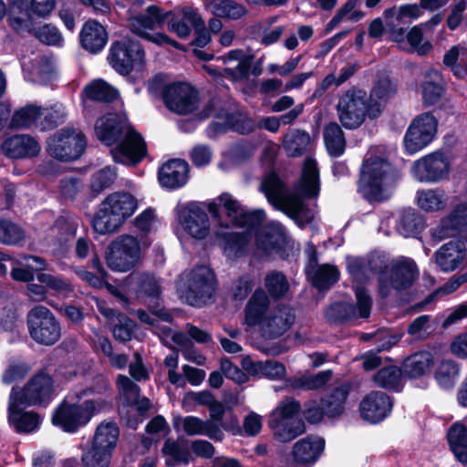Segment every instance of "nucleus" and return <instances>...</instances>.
I'll use <instances>...</instances> for the list:
<instances>
[{
  "mask_svg": "<svg viewBox=\"0 0 467 467\" xmlns=\"http://www.w3.org/2000/svg\"><path fill=\"white\" fill-rule=\"evenodd\" d=\"M98 139L106 145L116 144L111 154L116 162L136 165L147 153L146 144L124 113H109L95 124Z\"/></svg>",
  "mask_w": 467,
  "mask_h": 467,
  "instance_id": "1",
  "label": "nucleus"
},
{
  "mask_svg": "<svg viewBox=\"0 0 467 467\" xmlns=\"http://www.w3.org/2000/svg\"><path fill=\"white\" fill-rule=\"evenodd\" d=\"M399 178V172L389 162L370 156L362 163L358 191L368 200L381 201L389 196Z\"/></svg>",
  "mask_w": 467,
  "mask_h": 467,
  "instance_id": "2",
  "label": "nucleus"
},
{
  "mask_svg": "<svg viewBox=\"0 0 467 467\" xmlns=\"http://www.w3.org/2000/svg\"><path fill=\"white\" fill-rule=\"evenodd\" d=\"M138 200L130 192H116L109 194L99 204L92 226L99 234H112L133 215Z\"/></svg>",
  "mask_w": 467,
  "mask_h": 467,
  "instance_id": "3",
  "label": "nucleus"
},
{
  "mask_svg": "<svg viewBox=\"0 0 467 467\" xmlns=\"http://www.w3.org/2000/svg\"><path fill=\"white\" fill-rule=\"evenodd\" d=\"M207 210L218 220L221 226L228 223L252 229L259 226L265 218L263 210L248 212L236 199L229 193H223L207 204Z\"/></svg>",
  "mask_w": 467,
  "mask_h": 467,
  "instance_id": "4",
  "label": "nucleus"
},
{
  "mask_svg": "<svg viewBox=\"0 0 467 467\" xmlns=\"http://www.w3.org/2000/svg\"><path fill=\"white\" fill-rule=\"evenodd\" d=\"M261 189L273 206L285 213L298 225L304 226L313 220V212L305 207L299 196L294 193H287L280 179L275 174H270L265 177L262 182Z\"/></svg>",
  "mask_w": 467,
  "mask_h": 467,
  "instance_id": "5",
  "label": "nucleus"
},
{
  "mask_svg": "<svg viewBox=\"0 0 467 467\" xmlns=\"http://www.w3.org/2000/svg\"><path fill=\"white\" fill-rule=\"evenodd\" d=\"M300 410L301 405L297 400L285 398L270 414L269 427L281 442H288L306 431L305 423L296 417Z\"/></svg>",
  "mask_w": 467,
  "mask_h": 467,
  "instance_id": "6",
  "label": "nucleus"
},
{
  "mask_svg": "<svg viewBox=\"0 0 467 467\" xmlns=\"http://www.w3.org/2000/svg\"><path fill=\"white\" fill-rule=\"evenodd\" d=\"M109 406V403L101 399L88 400L78 405L64 402L55 410L52 423L66 432H75Z\"/></svg>",
  "mask_w": 467,
  "mask_h": 467,
  "instance_id": "7",
  "label": "nucleus"
},
{
  "mask_svg": "<svg viewBox=\"0 0 467 467\" xmlns=\"http://www.w3.org/2000/svg\"><path fill=\"white\" fill-rule=\"evenodd\" d=\"M171 16V11H165L157 5H149L145 12L129 19V27L132 33L157 45L169 44L176 48L181 45L171 39L163 33H150L161 28L165 20Z\"/></svg>",
  "mask_w": 467,
  "mask_h": 467,
  "instance_id": "8",
  "label": "nucleus"
},
{
  "mask_svg": "<svg viewBox=\"0 0 467 467\" xmlns=\"http://www.w3.org/2000/svg\"><path fill=\"white\" fill-rule=\"evenodd\" d=\"M368 97L364 89L351 88L338 99L337 112L338 119L346 129H357L366 119H371Z\"/></svg>",
  "mask_w": 467,
  "mask_h": 467,
  "instance_id": "9",
  "label": "nucleus"
},
{
  "mask_svg": "<svg viewBox=\"0 0 467 467\" xmlns=\"http://www.w3.org/2000/svg\"><path fill=\"white\" fill-rule=\"evenodd\" d=\"M85 136L73 128H64L47 140L46 150L53 159L71 161L78 159L86 148Z\"/></svg>",
  "mask_w": 467,
  "mask_h": 467,
  "instance_id": "10",
  "label": "nucleus"
},
{
  "mask_svg": "<svg viewBox=\"0 0 467 467\" xmlns=\"http://www.w3.org/2000/svg\"><path fill=\"white\" fill-rule=\"evenodd\" d=\"M183 296L187 303L194 306L206 305L215 292V276L207 266L193 268L183 275Z\"/></svg>",
  "mask_w": 467,
  "mask_h": 467,
  "instance_id": "11",
  "label": "nucleus"
},
{
  "mask_svg": "<svg viewBox=\"0 0 467 467\" xmlns=\"http://www.w3.org/2000/svg\"><path fill=\"white\" fill-rule=\"evenodd\" d=\"M140 254L138 239L130 234H122L109 244L106 263L112 271L125 273L139 263Z\"/></svg>",
  "mask_w": 467,
  "mask_h": 467,
  "instance_id": "12",
  "label": "nucleus"
},
{
  "mask_svg": "<svg viewBox=\"0 0 467 467\" xmlns=\"http://www.w3.org/2000/svg\"><path fill=\"white\" fill-rule=\"evenodd\" d=\"M26 323L30 337L34 341L51 346L61 337V327L53 312L44 306H36L29 310Z\"/></svg>",
  "mask_w": 467,
  "mask_h": 467,
  "instance_id": "13",
  "label": "nucleus"
},
{
  "mask_svg": "<svg viewBox=\"0 0 467 467\" xmlns=\"http://www.w3.org/2000/svg\"><path fill=\"white\" fill-rule=\"evenodd\" d=\"M55 394L52 377L46 372H39L31 377L23 388H13L9 398L27 406L48 403Z\"/></svg>",
  "mask_w": 467,
  "mask_h": 467,
  "instance_id": "14",
  "label": "nucleus"
},
{
  "mask_svg": "<svg viewBox=\"0 0 467 467\" xmlns=\"http://www.w3.org/2000/svg\"><path fill=\"white\" fill-rule=\"evenodd\" d=\"M449 156L436 150L415 161L410 168L412 177L422 183H437L448 179L451 172Z\"/></svg>",
  "mask_w": 467,
  "mask_h": 467,
  "instance_id": "15",
  "label": "nucleus"
},
{
  "mask_svg": "<svg viewBox=\"0 0 467 467\" xmlns=\"http://www.w3.org/2000/svg\"><path fill=\"white\" fill-rule=\"evenodd\" d=\"M438 130V120L430 112L417 116L410 124L404 136L405 150L414 154L427 147L435 138Z\"/></svg>",
  "mask_w": 467,
  "mask_h": 467,
  "instance_id": "16",
  "label": "nucleus"
},
{
  "mask_svg": "<svg viewBox=\"0 0 467 467\" xmlns=\"http://www.w3.org/2000/svg\"><path fill=\"white\" fill-rule=\"evenodd\" d=\"M418 271L412 260L401 259L381 273L379 277V290L382 297L391 295L393 290L400 291L410 287L417 276Z\"/></svg>",
  "mask_w": 467,
  "mask_h": 467,
  "instance_id": "17",
  "label": "nucleus"
},
{
  "mask_svg": "<svg viewBox=\"0 0 467 467\" xmlns=\"http://www.w3.org/2000/svg\"><path fill=\"white\" fill-rule=\"evenodd\" d=\"M129 278L136 285V295L149 304V306L158 318L171 322V315L158 302L162 291L161 281L149 273H133Z\"/></svg>",
  "mask_w": 467,
  "mask_h": 467,
  "instance_id": "18",
  "label": "nucleus"
},
{
  "mask_svg": "<svg viewBox=\"0 0 467 467\" xmlns=\"http://www.w3.org/2000/svg\"><path fill=\"white\" fill-rule=\"evenodd\" d=\"M144 51L136 41L124 38L112 43L108 60L119 74L126 76L134 67H140L144 61Z\"/></svg>",
  "mask_w": 467,
  "mask_h": 467,
  "instance_id": "19",
  "label": "nucleus"
},
{
  "mask_svg": "<svg viewBox=\"0 0 467 467\" xmlns=\"http://www.w3.org/2000/svg\"><path fill=\"white\" fill-rule=\"evenodd\" d=\"M355 295L356 305L346 302L334 303L327 309V317L335 322L349 321L357 318H368L372 308V299L370 296L360 286L355 288Z\"/></svg>",
  "mask_w": 467,
  "mask_h": 467,
  "instance_id": "20",
  "label": "nucleus"
},
{
  "mask_svg": "<svg viewBox=\"0 0 467 467\" xmlns=\"http://www.w3.org/2000/svg\"><path fill=\"white\" fill-rule=\"evenodd\" d=\"M165 106L179 115L193 113L199 108L198 92L186 83H174L165 87L162 92Z\"/></svg>",
  "mask_w": 467,
  "mask_h": 467,
  "instance_id": "21",
  "label": "nucleus"
},
{
  "mask_svg": "<svg viewBox=\"0 0 467 467\" xmlns=\"http://www.w3.org/2000/svg\"><path fill=\"white\" fill-rule=\"evenodd\" d=\"M176 216L187 234L194 239H205L211 230L210 220L205 210L199 204L192 202L177 206Z\"/></svg>",
  "mask_w": 467,
  "mask_h": 467,
  "instance_id": "22",
  "label": "nucleus"
},
{
  "mask_svg": "<svg viewBox=\"0 0 467 467\" xmlns=\"http://www.w3.org/2000/svg\"><path fill=\"white\" fill-rule=\"evenodd\" d=\"M296 319L294 309L286 305H280L270 309L262 322L260 331L266 338H275L291 328Z\"/></svg>",
  "mask_w": 467,
  "mask_h": 467,
  "instance_id": "23",
  "label": "nucleus"
},
{
  "mask_svg": "<svg viewBox=\"0 0 467 467\" xmlns=\"http://www.w3.org/2000/svg\"><path fill=\"white\" fill-rule=\"evenodd\" d=\"M467 255L464 243L451 241L441 245L433 254L435 264L443 272H452L463 264Z\"/></svg>",
  "mask_w": 467,
  "mask_h": 467,
  "instance_id": "24",
  "label": "nucleus"
},
{
  "mask_svg": "<svg viewBox=\"0 0 467 467\" xmlns=\"http://www.w3.org/2000/svg\"><path fill=\"white\" fill-rule=\"evenodd\" d=\"M324 448L325 441L322 438L307 436L293 445L291 455L295 463L310 467L320 457Z\"/></svg>",
  "mask_w": 467,
  "mask_h": 467,
  "instance_id": "25",
  "label": "nucleus"
},
{
  "mask_svg": "<svg viewBox=\"0 0 467 467\" xmlns=\"http://www.w3.org/2000/svg\"><path fill=\"white\" fill-rule=\"evenodd\" d=\"M391 407L392 403L387 394L374 391L362 400L359 410L362 419L376 423L388 416Z\"/></svg>",
  "mask_w": 467,
  "mask_h": 467,
  "instance_id": "26",
  "label": "nucleus"
},
{
  "mask_svg": "<svg viewBox=\"0 0 467 467\" xmlns=\"http://www.w3.org/2000/svg\"><path fill=\"white\" fill-rule=\"evenodd\" d=\"M174 424L176 428L182 429L189 436L203 435L218 441L224 437L218 423L213 420H202L196 416L179 418Z\"/></svg>",
  "mask_w": 467,
  "mask_h": 467,
  "instance_id": "27",
  "label": "nucleus"
},
{
  "mask_svg": "<svg viewBox=\"0 0 467 467\" xmlns=\"http://www.w3.org/2000/svg\"><path fill=\"white\" fill-rule=\"evenodd\" d=\"M1 148L6 156L13 159L35 157L41 150L39 143L33 137L25 134L6 138Z\"/></svg>",
  "mask_w": 467,
  "mask_h": 467,
  "instance_id": "28",
  "label": "nucleus"
},
{
  "mask_svg": "<svg viewBox=\"0 0 467 467\" xmlns=\"http://www.w3.org/2000/svg\"><path fill=\"white\" fill-rule=\"evenodd\" d=\"M79 38L83 48L97 53L103 49L109 37L106 28L100 23L88 19L82 26Z\"/></svg>",
  "mask_w": 467,
  "mask_h": 467,
  "instance_id": "29",
  "label": "nucleus"
},
{
  "mask_svg": "<svg viewBox=\"0 0 467 467\" xmlns=\"http://www.w3.org/2000/svg\"><path fill=\"white\" fill-rule=\"evenodd\" d=\"M189 166L182 160H171L159 171L160 183L170 189H175L185 184L188 179Z\"/></svg>",
  "mask_w": 467,
  "mask_h": 467,
  "instance_id": "30",
  "label": "nucleus"
},
{
  "mask_svg": "<svg viewBox=\"0 0 467 467\" xmlns=\"http://www.w3.org/2000/svg\"><path fill=\"white\" fill-rule=\"evenodd\" d=\"M396 93V86L387 77H380L375 82L370 94L368 95L370 104L371 119L379 118L386 102Z\"/></svg>",
  "mask_w": 467,
  "mask_h": 467,
  "instance_id": "31",
  "label": "nucleus"
},
{
  "mask_svg": "<svg viewBox=\"0 0 467 467\" xmlns=\"http://www.w3.org/2000/svg\"><path fill=\"white\" fill-rule=\"evenodd\" d=\"M22 405L18 400L9 398L8 420L18 432H31L39 423L40 417L34 411H21L18 407Z\"/></svg>",
  "mask_w": 467,
  "mask_h": 467,
  "instance_id": "32",
  "label": "nucleus"
},
{
  "mask_svg": "<svg viewBox=\"0 0 467 467\" xmlns=\"http://www.w3.org/2000/svg\"><path fill=\"white\" fill-rule=\"evenodd\" d=\"M350 386L347 383H343L333 388L321 400V406H323L327 417L336 418L343 414Z\"/></svg>",
  "mask_w": 467,
  "mask_h": 467,
  "instance_id": "33",
  "label": "nucleus"
},
{
  "mask_svg": "<svg viewBox=\"0 0 467 467\" xmlns=\"http://www.w3.org/2000/svg\"><path fill=\"white\" fill-rule=\"evenodd\" d=\"M270 300L263 290H256L245 306V323L261 327L265 317L268 314Z\"/></svg>",
  "mask_w": 467,
  "mask_h": 467,
  "instance_id": "34",
  "label": "nucleus"
},
{
  "mask_svg": "<svg viewBox=\"0 0 467 467\" xmlns=\"http://www.w3.org/2000/svg\"><path fill=\"white\" fill-rule=\"evenodd\" d=\"M224 255L231 260L244 256L247 252L248 238L245 234L234 232H217Z\"/></svg>",
  "mask_w": 467,
  "mask_h": 467,
  "instance_id": "35",
  "label": "nucleus"
},
{
  "mask_svg": "<svg viewBox=\"0 0 467 467\" xmlns=\"http://www.w3.org/2000/svg\"><path fill=\"white\" fill-rule=\"evenodd\" d=\"M284 241V229L281 224L276 222L267 223L256 234V245L258 249L266 254L279 247Z\"/></svg>",
  "mask_w": 467,
  "mask_h": 467,
  "instance_id": "36",
  "label": "nucleus"
},
{
  "mask_svg": "<svg viewBox=\"0 0 467 467\" xmlns=\"http://www.w3.org/2000/svg\"><path fill=\"white\" fill-rule=\"evenodd\" d=\"M416 203L424 212H440L447 207L448 195L440 188L420 190L416 193Z\"/></svg>",
  "mask_w": 467,
  "mask_h": 467,
  "instance_id": "37",
  "label": "nucleus"
},
{
  "mask_svg": "<svg viewBox=\"0 0 467 467\" xmlns=\"http://www.w3.org/2000/svg\"><path fill=\"white\" fill-rule=\"evenodd\" d=\"M119 431L113 421H102L96 429L91 445L112 454Z\"/></svg>",
  "mask_w": 467,
  "mask_h": 467,
  "instance_id": "38",
  "label": "nucleus"
},
{
  "mask_svg": "<svg viewBox=\"0 0 467 467\" xmlns=\"http://www.w3.org/2000/svg\"><path fill=\"white\" fill-rule=\"evenodd\" d=\"M432 365V355L428 351H420L404 360L403 370L408 377L417 379L430 371Z\"/></svg>",
  "mask_w": 467,
  "mask_h": 467,
  "instance_id": "39",
  "label": "nucleus"
},
{
  "mask_svg": "<svg viewBox=\"0 0 467 467\" xmlns=\"http://www.w3.org/2000/svg\"><path fill=\"white\" fill-rule=\"evenodd\" d=\"M299 187L306 196L312 197L318 193L319 172L317 161L312 158H306L304 162Z\"/></svg>",
  "mask_w": 467,
  "mask_h": 467,
  "instance_id": "40",
  "label": "nucleus"
},
{
  "mask_svg": "<svg viewBox=\"0 0 467 467\" xmlns=\"http://www.w3.org/2000/svg\"><path fill=\"white\" fill-rule=\"evenodd\" d=\"M422 96L426 103L434 104L443 92V80L441 73L433 68L425 72L422 82Z\"/></svg>",
  "mask_w": 467,
  "mask_h": 467,
  "instance_id": "41",
  "label": "nucleus"
},
{
  "mask_svg": "<svg viewBox=\"0 0 467 467\" xmlns=\"http://www.w3.org/2000/svg\"><path fill=\"white\" fill-rule=\"evenodd\" d=\"M210 6L214 16L229 20L241 19L248 13L243 5L234 0H213Z\"/></svg>",
  "mask_w": 467,
  "mask_h": 467,
  "instance_id": "42",
  "label": "nucleus"
},
{
  "mask_svg": "<svg viewBox=\"0 0 467 467\" xmlns=\"http://www.w3.org/2000/svg\"><path fill=\"white\" fill-rule=\"evenodd\" d=\"M448 441L458 461L467 464V429L462 424H453L448 432Z\"/></svg>",
  "mask_w": 467,
  "mask_h": 467,
  "instance_id": "43",
  "label": "nucleus"
},
{
  "mask_svg": "<svg viewBox=\"0 0 467 467\" xmlns=\"http://www.w3.org/2000/svg\"><path fill=\"white\" fill-rule=\"evenodd\" d=\"M332 378L331 370L320 371L317 374H304L290 380L292 388L302 390L318 389L326 385Z\"/></svg>",
  "mask_w": 467,
  "mask_h": 467,
  "instance_id": "44",
  "label": "nucleus"
},
{
  "mask_svg": "<svg viewBox=\"0 0 467 467\" xmlns=\"http://www.w3.org/2000/svg\"><path fill=\"white\" fill-rule=\"evenodd\" d=\"M324 140L331 156L338 157L343 154L346 146L344 132L336 122H331L325 127Z\"/></svg>",
  "mask_w": 467,
  "mask_h": 467,
  "instance_id": "45",
  "label": "nucleus"
},
{
  "mask_svg": "<svg viewBox=\"0 0 467 467\" xmlns=\"http://www.w3.org/2000/svg\"><path fill=\"white\" fill-rule=\"evenodd\" d=\"M441 226L447 232L445 235L452 236L455 233L467 229V202L458 204L451 213L441 221Z\"/></svg>",
  "mask_w": 467,
  "mask_h": 467,
  "instance_id": "46",
  "label": "nucleus"
},
{
  "mask_svg": "<svg viewBox=\"0 0 467 467\" xmlns=\"http://www.w3.org/2000/svg\"><path fill=\"white\" fill-rule=\"evenodd\" d=\"M183 14L185 19H187L192 27L195 31V38L192 43L193 46L198 47H204L211 42V36L205 27L203 19L200 16L197 11L192 7H184Z\"/></svg>",
  "mask_w": 467,
  "mask_h": 467,
  "instance_id": "47",
  "label": "nucleus"
},
{
  "mask_svg": "<svg viewBox=\"0 0 467 467\" xmlns=\"http://www.w3.org/2000/svg\"><path fill=\"white\" fill-rule=\"evenodd\" d=\"M310 143L308 133L301 130H291L284 136L283 146L291 157L301 156Z\"/></svg>",
  "mask_w": 467,
  "mask_h": 467,
  "instance_id": "48",
  "label": "nucleus"
},
{
  "mask_svg": "<svg viewBox=\"0 0 467 467\" xmlns=\"http://www.w3.org/2000/svg\"><path fill=\"white\" fill-rule=\"evenodd\" d=\"M307 274L311 276L314 285L319 289L329 287L338 279V271L330 265H322L316 269L310 265L307 267Z\"/></svg>",
  "mask_w": 467,
  "mask_h": 467,
  "instance_id": "49",
  "label": "nucleus"
},
{
  "mask_svg": "<svg viewBox=\"0 0 467 467\" xmlns=\"http://www.w3.org/2000/svg\"><path fill=\"white\" fill-rule=\"evenodd\" d=\"M460 366L452 360H443L439 365L435 379L438 384L444 389H451L460 376Z\"/></svg>",
  "mask_w": 467,
  "mask_h": 467,
  "instance_id": "50",
  "label": "nucleus"
},
{
  "mask_svg": "<svg viewBox=\"0 0 467 467\" xmlns=\"http://www.w3.org/2000/svg\"><path fill=\"white\" fill-rule=\"evenodd\" d=\"M358 0H348L329 21L327 29L331 30L342 22L355 23L359 21L364 16V13L358 8Z\"/></svg>",
  "mask_w": 467,
  "mask_h": 467,
  "instance_id": "51",
  "label": "nucleus"
},
{
  "mask_svg": "<svg viewBox=\"0 0 467 467\" xmlns=\"http://www.w3.org/2000/svg\"><path fill=\"white\" fill-rule=\"evenodd\" d=\"M41 119V107L28 104L16 110L12 117L11 126L13 128H28L38 123Z\"/></svg>",
  "mask_w": 467,
  "mask_h": 467,
  "instance_id": "52",
  "label": "nucleus"
},
{
  "mask_svg": "<svg viewBox=\"0 0 467 467\" xmlns=\"http://www.w3.org/2000/svg\"><path fill=\"white\" fill-rule=\"evenodd\" d=\"M88 99L97 101L109 102L117 99L119 92L102 79H97L85 88Z\"/></svg>",
  "mask_w": 467,
  "mask_h": 467,
  "instance_id": "53",
  "label": "nucleus"
},
{
  "mask_svg": "<svg viewBox=\"0 0 467 467\" xmlns=\"http://www.w3.org/2000/svg\"><path fill=\"white\" fill-rule=\"evenodd\" d=\"M421 225V216L414 209L409 208L400 213L396 227L401 235L409 237L413 235Z\"/></svg>",
  "mask_w": 467,
  "mask_h": 467,
  "instance_id": "54",
  "label": "nucleus"
},
{
  "mask_svg": "<svg viewBox=\"0 0 467 467\" xmlns=\"http://www.w3.org/2000/svg\"><path fill=\"white\" fill-rule=\"evenodd\" d=\"M166 458V464L175 466L179 464H188L190 462V453L187 449L172 440H167L161 450Z\"/></svg>",
  "mask_w": 467,
  "mask_h": 467,
  "instance_id": "55",
  "label": "nucleus"
},
{
  "mask_svg": "<svg viewBox=\"0 0 467 467\" xmlns=\"http://www.w3.org/2000/svg\"><path fill=\"white\" fill-rule=\"evenodd\" d=\"M67 117L66 108L62 104H55L51 108H41L39 126L42 130H51L62 124Z\"/></svg>",
  "mask_w": 467,
  "mask_h": 467,
  "instance_id": "56",
  "label": "nucleus"
},
{
  "mask_svg": "<svg viewBox=\"0 0 467 467\" xmlns=\"http://www.w3.org/2000/svg\"><path fill=\"white\" fill-rule=\"evenodd\" d=\"M379 387L398 389L401 381V370L396 366H387L379 369L373 377Z\"/></svg>",
  "mask_w": 467,
  "mask_h": 467,
  "instance_id": "57",
  "label": "nucleus"
},
{
  "mask_svg": "<svg viewBox=\"0 0 467 467\" xmlns=\"http://www.w3.org/2000/svg\"><path fill=\"white\" fill-rule=\"evenodd\" d=\"M265 285L270 296L274 298L285 296L289 289V284L285 275L277 271L267 274L265 278Z\"/></svg>",
  "mask_w": 467,
  "mask_h": 467,
  "instance_id": "58",
  "label": "nucleus"
},
{
  "mask_svg": "<svg viewBox=\"0 0 467 467\" xmlns=\"http://www.w3.org/2000/svg\"><path fill=\"white\" fill-rule=\"evenodd\" d=\"M25 238L23 229L16 223L6 219H0V243L14 245Z\"/></svg>",
  "mask_w": 467,
  "mask_h": 467,
  "instance_id": "59",
  "label": "nucleus"
},
{
  "mask_svg": "<svg viewBox=\"0 0 467 467\" xmlns=\"http://www.w3.org/2000/svg\"><path fill=\"white\" fill-rule=\"evenodd\" d=\"M111 456V453L90 445L83 451L81 462L84 467H109Z\"/></svg>",
  "mask_w": 467,
  "mask_h": 467,
  "instance_id": "60",
  "label": "nucleus"
},
{
  "mask_svg": "<svg viewBox=\"0 0 467 467\" xmlns=\"http://www.w3.org/2000/svg\"><path fill=\"white\" fill-rule=\"evenodd\" d=\"M36 278L39 283L44 284L57 296H68L73 292L71 284L60 276L40 273L37 275Z\"/></svg>",
  "mask_w": 467,
  "mask_h": 467,
  "instance_id": "61",
  "label": "nucleus"
},
{
  "mask_svg": "<svg viewBox=\"0 0 467 467\" xmlns=\"http://www.w3.org/2000/svg\"><path fill=\"white\" fill-rule=\"evenodd\" d=\"M422 26H413L407 34V40L410 45V51L419 55H425L431 48L429 41L423 39Z\"/></svg>",
  "mask_w": 467,
  "mask_h": 467,
  "instance_id": "62",
  "label": "nucleus"
},
{
  "mask_svg": "<svg viewBox=\"0 0 467 467\" xmlns=\"http://www.w3.org/2000/svg\"><path fill=\"white\" fill-rule=\"evenodd\" d=\"M348 268L350 275L357 282H363L374 274L371 262L361 258H354L348 261Z\"/></svg>",
  "mask_w": 467,
  "mask_h": 467,
  "instance_id": "63",
  "label": "nucleus"
},
{
  "mask_svg": "<svg viewBox=\"0 0 467 467\" xmlns=\"http://www.w3.org/2000/svg\"><path fill=\"white\" fill-rule=\"evenodd\" d=\"M113 336L117 340L126 342L131 339L135 323L125 315L118 317V319L111 324Z\"/></svg>",
  "mask_w": 467,
  "mask_h": 467,
  "instance_id": "64",
  "label": "nucleus"
}]
</instances>
